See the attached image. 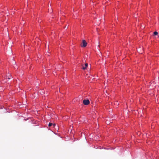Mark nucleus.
<instances>
[{
	"label": "nucleus",
	"instance_id": "obj_1",
	"mask_svg": "<svg viewBox=\"0 0 159 159\" xmlns=\"http://www.w3.org/2000/svg\"><path fill=\"white\" fill-rule=\"evenodd\" d=\"M81 46L83 47H85L87 46V43L85 40H82Z\"/></svg>",
	"mask_w": 159,
	"mask_h": 159
},
{
	"label": "nucleus",
	"instance_id": "obj_2",
	"mask_svg": "<svg viewBox=\"0 0 159 159\" xmlns=\"http://www.w3.org/2000/svg\"><path fill=\"white\" fill-rule=\"evenodd\" d=\"M90 102L88 99L84 100L83 101V103L85 105H87L89 104Z\"/></svg>",
	"mask_w": 159,
	"mask_h": 159
},
{
	"label": "nucleus",
	"instance_id": "obj_3",
	"mask_svg": "<svg viewBox=\"0 0 159 159\" xmlns=\"http://www.w3.org/2000/svg\"><path fill=\"white\" fill-rule=\"evenodd\" d=\"M88 66V63H85V64L84 66H83V68H82L83 69V70L86 69H87V68Z\"/></svg>",
	"mask_w": 159,
	"mask_h": 159
},
{
	"label": "nucleus",
	"instance_id": "obj_4",
	"mask_svg": "<svg viewBox=\"0 0 159 159\" xmlns=\"http://www.w3.org/2000/svg\"><path fill=\"white\" fill-rule=\"evenodd\" d=\"M153 34L154 35H157L158 34V33L157 32V31H155L154 32V33H153Z\"/></svg>",
	"mask_w": 159,
	"mask_h": 159
},
{
	"label": "nucleus",
	"instance_id": "obj_5",
	"mask_svg": "<svg viewBox=\"0 0 159 159\" xmlns=\"http://www.w3.org/2000/svg\"><path fill=\"white\" fill-rule=\"evenodd\" d=\"M53 125V124L52 123H49L48 124V126L49 127L52 126Z\"/></svg>",
	"mask_w": 159,
	"mask_h": 159
},
{
	"label": "nucleus",
	"instance_id": "obj_6",
	"mask_svg": "<svg viewBox=\"0 0 159 159\" xmlns=\"http://www.w3.org/2000/svg\"><path fill=\"white\" fill-rule=\"evenodd\" d=\"M9 76H8V79H9H9H11V75H9ZM12 78L11 77V78Z\"/></svg>",
	"mask_w": 159,
	"mask_h": 159
},
{
	"label": "nucleus",
	"instance_id": "obj_7",
	"mask_svg": "<svg viewBox=\"0 0 159 159\" xmlns=\"http://www.w3.org/2000/svg\"><path fill=\"white\" fill-rule=\"evenodd\" d=\"M53 126H55L56 125H55V124H53Z\"/></svg>",
	"mask_w": 159,
	"mask_h": 159
}]
</instances>
